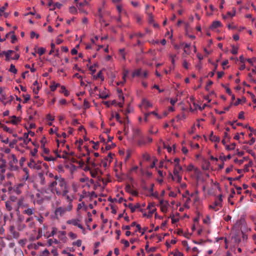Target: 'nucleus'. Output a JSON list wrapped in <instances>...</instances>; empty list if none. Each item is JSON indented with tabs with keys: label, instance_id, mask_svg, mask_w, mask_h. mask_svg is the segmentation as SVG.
<instances>
[{
	"label": "nucleus",
	"instance_id": "47",
	"mask_svg": "<svg viewBox=\"0 0 256 256\" xmlns=\"http://www.w3.org/2000/svg\"><path fill=\"white\" fill-rule=\"evenodd\" d=\"M143 158L146 161H148L150 160V157L148 154L146 153L143 154Z\"/></svg>",
	"mask_w": 256,
	"mask_h": 256
},
{
	"label": "nucleus",
	"instance_id": "51",
	"mask_svg": "<svg viewBox=\"0 0 256 256\" xmlns=\"http://www.w3.org/2000/svg\"><path fill=\"white\" fill-rule=\"evenodd\" d=\"M125 189H126V192H129V193H130V192L132 190V188H131V186L130 184L126 185Z\"/></svg>",
	"mask_w": 256,
	"mask_h": 256
},
{
	"label": "nucleus",
	"instance_id": "8",
	"mask_svg": "<svg viewBox=\"0 0 256 256\" xmlns=\"http://www.w3.org/2000/svg\"><path fill=\"white\" fill-rule=\"evenodd\" d=\"M10 233L12 235L14 238H18L20 236V233L15 230V228L14 226L10 227Z\"/></svg>",
	"mask_w": 256,
	"mask_h": 256
},
{
	"label": "nucleus",
	"instance_id": "59",
	"mask_svg": "<svg viewBox=\"0 0 256 256\" xmlns=\"http://www.w3.org/2000/svg\"><path fill=\"white\" fill-rule=\"evenodd\" d=\"M235 194H236V192H235V191H234V189H232V190H231V194H230V196L228 198V201H230V199L234 197V196Z\"/></svg>",
	"mask_w": 256,
	"mask_h": 256
},
{
	"label": "nucleus",
	"instance_id": "60",
	"mask_svg": "<svg viewBox=\"0 0 256 256\" xmlns=\"http://www.w3.org/2000/svg\"><path fill=\"white\" fill-rule=\"evenodd\" d=\"M2 128H3V130L6 132H8L10 133L12 132V130L6 126H3Z\"/></svg>",
	"mask_w": 256,
	"mask_h": 256
},
{
	"label": "nucleus",
	"instance_id": "20",
	"mask_svg": "<svg viewBox=\"0 0 256 256\" xmlns=\"http://www.w3.org/2000/svg\"><path fill=\"white\" fill-rule=\"evenodd\" d=\"M142 104L146 109L152 106V104L148 100L145 98H144L142 100Z\"/></svg>",
	"mask_w": 256,
	"mask_h": 256
},
{
	"label": "nucleus",
	"instance_id": "30",
	"mask_svg": "<svg viewBox=\"0 0 256 256\" xmlns=\"http://www.w3.org/2000/svg\"><path fill=\"white\" fill-rule=\"evenodd\" d=\"M141 72L140 69L136 70L132 74V77L134 78L136 76H140L141 74Z\"/></svg>",
	"mask_w": 256,
	"mask_h": 256
},
{
	"label": "nucleus",
	"instance_id": "53",
	"mask_svg": "<svg viewBox=\"0 0 256 256\" xmlns=\"http://www.w3.org/2000/svg\"><path fill=\"white\" fill-rule=\"evenodd\" d=\"M28 134L25 132L24 134L23 137L22 138H19L18 139H19L20 140H24L26 138L28 139Z\"/></svg>",
	"mask_w": 256,
	"mask_h": 256
},
{
	"label": "nucleus",
	"instance_id": "52",
	"mask_svg": "<svg viewBox=\"0 0 256 256\" xmlns=\"http://www.w3.org/2000/svg\"><path fill=\"white\" fill-rule=\"evenodd\" d=\"M34 36L36 37V38H38L39 37V34H36L34 32H30V38H34Z\"/></svg>",
	"mask_w": 256,
	"mask_h": 256
},
{
	"label": "nucleus",
	"instance_id": "63",
	"mask_svg": "<svg viewBox=\"0 0 256 256\" xmlns=\"http://www.w3.org/2000/svg\"><path fill=\"white\" fill-rule=\"evenodd\" d=\"M130 3L134 7H138L139 6V3L138 2L131 1Z\"/></svg>",
	"mask_w": 256,
	"mask_h": 256
},
{
	"label": "nucleus",
	"instance_id": "36",
	"mask_svg": "<svg viewBox=\"0 0 256 256\" xmlns=\"http://www.w3.org/2000/svg\"><path fill=\"white\" fill-rule=\"evenodd\" d=\"M238 48L234 46H232V50H231L232 54H238Z\"/></svg>",
	"mask_w": 256,
	"mask_h": 256
},
{
	"label": "nucleus",
	"instance_id": "22",
	"mask_svg": "<svg viewBox=\"0 0 256 256\" xmlns=\"http://www.w3.org/2000/svg\"><path fill=\"white\" fill-rule=\"evenodd\" d=\"M17 229L19 231H22L26 228V225L22 222L16 223Z\"/></svg>",
	"mask_w": 256,
	"mask_h": 256
},
{
	"label": "nucleus",
	"instance_id": "34",
	"mask_svg": "<svg viewBox=\"0 0 256 256\" xmlns=\"http://www.w3.org/2000/svg\"><path fill=\"white\" fill-rule=\"evenodd\" d=\"M24 220V216L21 214L18 215V220L16 221V223L22 222Z\"/></svg>",
	"mask_w": 256,
	"mask_h": 256
},
{
	"label": "nucleus",
	"instance_id": "58",
	"mask_svg": "<svg viewBox=\"0 0 256 256\" xmlns=\"http://www.w3.org/2000/svg\"><path fill=\"white\" fill-rule=\"evenodd\" d=\"M91 142L94 144L93 148L94 150H98V144H99L98 142H94V141H92Z\"/></svg>",
	"mask_w": 256,
	"mask_h": 256
},
{
	"label": "nucleus",
	"instance_id": "46",
	"mask_svg": "<svg viewBox=\"0 0 256 256\" xmlns=\"http://www.w3.org/2000/svg\"><path fill=\"white\" fill-rule=\"evenodd\" d=\"M8 4L6 2V3H5L4 6L0 8V15H1L2 12H4V10L8 7Z\"/></svg>",
	"mask_w": 256,
	"mask_h": 256
},
{
	"label": "nucleus",
	"instance_id": "61",
	"mask_svg": "<svg viewBox=\"0 0 256 256\" xmlns=\"http://www.w3.org/2000/svg\"><path fill=\"white\" fill-rule=\"evenodd\" d=\"M46 118L48 120L52 121L54 120V116H52L50 114L46 116Z\"/></svg>",
	"mask_w": 256,
	"mask_h": 256
},
{
	"label": "nucleus",
	"instance_id": "15",
	"mask_svg": "<svg viewBox=\"0 0 256 256\" xmlns=\"http://www.w3.org/2000/svg\"><path fill=\"white\" fill-rule=\"evenodd\" d=\"M34 208H27L23 211V214L28 216H31L34 214Z\"/></svg>",
	"mask_w": 256,
	"mask_h": 256
},
{
	"label": "nucleus",
	"instance_id": "49",
	"mask_svg": "<svg viewBox=\"0 0 256 256\" xmlns=\"http://www.w3.org/2000/svg\"><path fill=\"white\" fill-rule=\"evenodd\" d=\"M11 42L12 44H14L15 42L17 40V38L16 37V36L14 34H12V36H11Z\"/></svg>",
	"mask_w": 256,
	"mask_h": 256
},
{
	"label": "nucleus",
	"instance_id": "35",
	"mask_svg": "<svg viewBox=\"0 0 256 256\" xmlns=\"http://www.w3.org/2000/svg\"><path fill=\"white\" fill-rule=\"evenodd\" d=\"M217 67H218V64H214V69L212 70V72H210L208 74V76L212 78L214 76V74H215V71L216 70V69L217 68Z\"/></svg>",
	"mask_w": 256,
	"mask_h": 256
},
{
	"label": "nucleus",
	"instance_id": "4",
	"mask_svg": "<svg viewBox=\"0 0 256 256\" xmlns=\"http://www.w3.org/2000/svg\"><path fill=\"white\" fill-rule=\"evenodd\" d=\"M68 194V192H66L64 196L63 194H61L60 196H62L66 198V202L68 203V206L70 207V210L72 206V203L73 201L74 196H69Z\"/></svg>",
	"mask_w": 256,
	"mask_h": 256
},
{
	"label": "nucleus",
	"instance_id": "33",
	"mask_svg": "<svg viewBox=\"0 0 256 256\" xmlns=\"http://www.w3.org/2000/svg\"><path fill=\"white\" fill-rule=\"evenodd\" d=\"M50 90L52 92H54L56 89V83L54 82H52L51 84L50 85Z\"/></svg>",
	"mask_w": 256,
	"mask_h": 256
},
{
	"label": "nucleus",
	"instance_id": "14",
	"mask_svg": "<svg viewBox=\"0 0 256 256\" xmlns=\"http://www.w3.org/2000/svg\"><path fill=\"white\" fill-rule=\"evenodd\" d=\"M14 53V51L12 50H8V51H3L2 54L6 56V60L8 61L11 58L10 57V55Z\"/></svg>",
	"mask_w": 256,
	"mask_h": 256
},
{
	"label": "nucleus",
	"instance_id": "3",
	"mask_svg": "<svg viewBox=\"0 0 256 256\" xmlns=\"http://www.w3.org/2000/svg\"><path fill=\"white\" fill-rule=\"evenodd\" d=\"M80 220L78 219H72L68 220L66 222V224H72L74 226H78L80 229L82 230V232L84 234H85V229L83 227V226L80 224Z\"/></svg>",
	"mask_w": 256,
	"mask_h": 256
},
{
	"label": "nucleus",
	"instance_id": "1",
	"mask_svg": "<svg viewBox=\"0 0 256 256\" xmlns=\"http://www.w3.org/2000/svg\"><path fill=\"white\" fill-rule=\"evenodd\" d=\"M48 188L52 194L58 196H60L61 194L64 196L66 192H68V184L61 176L56 175L54 180L50 183Z\"/></svg>",
	"mask_w": 256,
	"mask_h": 256
},
{
	"label": "nucleus",
	"instance_id": "9",
	"mask_svg": "<svg viewBox=\"0 0 256 256\" xmlns=\"http://www.w3.org/2000/svg\"><path fill=\"white\" fill-rule=\"evenodd\" d=\"M58 233V238L62 242H65L67 240V238L66 236V232L65 231H60Z\"/></svg>",
	"mask_w": 256,
	"mask_h": 256
},
{
	"label": "nucleus",
	"instance_id": "7",
	"mask_svg": "<svg viewBox=\"0 0 256 256\" xmlns=\"http://www.w3.org/2000/svg\"><path fill=\"white\" fill-rule=\"evenodd\" d=\"M0 161L2 162L0 164V175H1L6 172V161L2 158H0Z\"/></svg>",
	"mask_w": 256,
	"mask_h": 256
},
{
	"label": "nucleus",
	"instance_id": "64",
	"mask_svg": "<svg viewBox=\"0 0 256 256\" xmlns=\"http://www.w3.org/2000/svg\"><path fill=\"white\" fill-rule=\"evenodd\" d=\"M218 78H221L224 74V72H218Z\"/></svg>",
	"mask_w": 256,
	"mask_h": 256
},
{
	"label": "nucleus",
	"instance_id": "12",
	"mask_svg": "<svg viewBox=\"0 0 256 256\" xmlns=\"http://www.w3.org/2000/svg\"><path fill=\"white\" fill-rule=\"evenodd\" d=\"M33 220H34L32 217H29L26 220V222L28 224V226L30 228H32L34 227L35 224Z\"/></svg>",
	"mask_w": 256,
	"mask_h": 256
},
{
	"label": "nucleus",
	"instance_id": "10",
	"mask_svg": "<svg viewBox=\"0 0 256 256\" xmlns=\"http://www.w3.org/2000/svg\"><path fill=\"white\" fill-rule=\"evenodd\" d=\"M137 144L139 146H144L146 144V141L145 138L144 136H142L138 138V140H137Z\"/></svg>",
	"mask_w": 256,
	"mask_h": 256
},
{
	"label": "nucleus",
	"instance_id": "19",
	"mask_svg": "<svg viewBox=\"0 0 256 256\" xmlns=\"http://www.w3.org/2000/svg\"><path fill=\"white\" fill-rule=\"evenodd\" d=\"M232 12H227L226 13V15H223L222 16V18L224 19H226V18H228V17H233L235 16L236 14V9L234 8H233L232 9Z\"/></svg>",
	"mask_w": 256,
	"mask_h": 256
},
{
	"label": "nucleus",
	"instance_id": "11",
	"mask_svg": "<svg viewBox=\"0 0 256 256\" xmlns=\"http://www.w3.org/2000/svg\"><path fill=\"white\" fill-rule=\"evenodd\" d=\"M133 135L135 138H138L143 136L142 134L141 130L138 128H136L133 130Z\"/></svg>",
	"mask_w": 256,
	"mask_h": 256
},
{
	"label": "nucleus",
	"instance_id": "54",
	"mask_svg": "<svg viewBox=\"0 0 256 256\" xmlns=\"http://www.w3.org/2000/svg\"><path fill=\"white\" fill-rule=\"evenodd\" d=\"M68 236H70V237L72 239H75L77 237V236L76 234H74V232H70L69 234H68Z\"/></svg>",
	"mask_w": 256,
	"mask_h": 256
},
{
	"label": "nucleus",
	"instance_id": "23",
	"mask_svg": "<svg viewBox=\"0 0 256 256\" xmlns=\"http://www.w3.org/2000/svg\"><path fill=\"white\" fill-rule=\"evenodd\" d=\"M21 118L18 117H16L15 116H12L11 122L13 124H16L18 122H20Z\"/></svg>",
	"mask_w": 256,
	"mask_h": 256
},
{
	"label": "nucleus",
	"instance_id": "24",
	"mask_svg": "<svg viewBox=\"0 0 256 256\" xmlns=\"http://www.w3.org/2000/svg\"><path fill=\"white\" fill-rule=\"evenodd\" d=\"M38 176L40 179V184L42 185H44L46 184V182L45 178H44L43 174H41V173L39 174Z\"/></svg>",
	"mask_w": 256,
	"mask_h": 256
},
{
	"label": "nucleus",
	"instance_id": "57",
	"mask_svg": "<svg viewBox=\"0 0 256 256\" xmlns=\"http://www.w3.org/2000/svg\"><path fill=\"white\" fill-rule=\"evenodd\" d=\"M238 118L239 119H244V112L242 111L240 112L238 114Z\"/></svg>",
	"mask_w": 256,
	"mask_h": 256
},
{
	"label": "nucleus",
	"instance_id": "26",
	"mask_svg": "<svg viewBox=\"0 0 256 256\" xmlns=\"http://www.w3.org/2000/svg\"><path fill=\"white\" fill-rule=\"evenodd\" d=\"M236 144L232 143L230 145H226V148L228 150H234L235 148Z\"/></svg>",
	"mask_w": 256,
	"mask_h": 256
},
{
	"label": "nucleus",
	"instance_id": "5",
	"mask_svg": "<svg viewBox=\"0 0 256 256\" xmlns=\"http://www.w3.org/2000/svg\"><path fill=\"white\" fill-rule=\"evenodd\" d=\"M160 205L162 212H167L168 206V202L164 200H160Z\"/></svg>",
	"mask_w": 256,
	"mask_h": 256
},
{
	"label": "nucleus",
	"instance_id": "18",
	"mask_svg": "<svg viewBox=\"0 0 256 256\" xmlns=\"http://www.w3.org/2000/svg\"><path fill=\"white\" fill-rule=\"evenodd\" d=\"M222 26V23L220 21L216 20L213 22L212 24L210 26V28L214 29Z\"/></svg>",
	"mask_w": 256,
	"mask_h": 256
},
{
	"label": "nucleus",
	"instance_id": "50",
	"mask_svg": "<svg viewBox=\"0 0 256 256\" xmlns=\"http://www.w3.org/2000/svg\"><path fill=\"white\" fill-rule=\"evenodd\" d=\"M51 50L49 52V54H52L54 52V49L55 48V44L54 43H52L50 44Z\"/></svg>",
	"mask_w": 256,
	"mask_h": 256
},
{
	"label": "nucleus",
	"instance_id": "21",
	"mask_svg": "<svg viewBox=\"0 0 256 256\" xmlns=\"http://www.w3.org/2000/svg\"><path fill=\"white\" fill-rule=\"evenodd\" d=\"M140 205L139 203H137L134 206L132 204H128V208L130 209L132 212H134L136 208H140Z\"/></svg>",
	"mask_w": 256,
	"mask_h": 256
},
{
	"label": "nucleus",
	"instance_id": "40",
	"mask_svg": "<svg viewBox=\"0 0 256 256\" xmlns=\"http://www.w3.org/2000/svg\"><path fill=\"white\" fill-rule=\"evenodd\" d=\"M90 106V103L86 100H84V107L85 109L89 108Z\"/></svg>",
	"mask_w": 256,
	"mask_h": 256
},
{
	"label": "nucleus",
	"instance_id": "6",
	"mask_svg": "<svg viewBox=\"0 0 256 256\" xmlns=\"http://www.w3.org/2000/svg\"><path fill=\"white\" fill-rule=\"evenodd\" d=\"M147 208L149 210L148 214V218H150L152 216V214L156 212V208L154 204H150L148 206Z\"/></svg>",
	"mask_w": 256,
	"mask_h": 256
},
{
	"label": "nucleus",
	"instance_id": "56",
	"mask_svg": "<svg viewBox=\"0 0 256 256\" xmlns=\"http://www.w3.org/2000/svg\"><path fill=\"white\" fill-rule=\"evenodd\" d=\"M107 160H108L107 158H104V160H102V166H104V168H106L108 166V164H107V162H106Z\"/></svg>",
	"mask_w": 256,
	"mask_h": 256
},
{
	"label": "nucleus",
	"instance_id": "39",
	"mask_svg": "<svg viewBox=\"0 0 256 256\" xmlns=\"http://www.w3.org/2000/svg\"><path fill=\"white\" fill-rule=\"evenodd\" d=\"M96 78H100L102 80H104V76L102 75V71H100L96 74Z\"/></svg>",
	"mask_w": 256,
	"mask_h": 256
},
{
	"label": "nucleus",
	"instance_id": "37",
	"mask_svg": "<svg viewBox=\"0 0 256 256\" xmlns=\"http://www.w3.org/2000/svg\"><path fill=\"white\" fill-rule=\"evenodd\" d=\"M46 52V49L44 48H40L38 49V54L42 56Z\"/></svg>",
	"mask_w": 256,
	"mask_h": 256
},
{
	"label": "nucleus",
	"instance_id": "25",
	"mask_svg": "<svg viewBox=\"0 0 256 256\" xmlns=\"http://www.w3.org/2000/svg\"><path fill=\"white\" fill-rule=\"evenodd\" d=\"M0 95L2 96V102L4 104V105H6V103L5 102H4V100L6 99V96H4V92L3 91V90H2V88H0Z\"/></svg>",
	"mask_w": 256,
	"mask_h": 256
},
{
	"label": "nucleus",
	"instance_id": "29",
	"mask_svg": "<svg viewBox=\"0 0 256 256\" xmlns=\"http://www.w3.org/2000/svg\"><path fill=\"white\" fill-rule=\"evenodd\" d=\"M36 196L38 198V200L36 202L38 204H40L41 203H42L43 200L41 198V194L40 193L38 192V193H36Z\"/></svg>",
	"mask_w": 256,
	"mask_h": 256
},
{
	"label": "nucleus",
	"instance_id": "31",
	"mask_svg": "<svg viewBox=\"0 0 256 256\" xmlns=\"http://www.w3.org/2000/svg\"><path fill=\"white\" fill-rule=\"evenodd\" d=\"M108 94H106L104 92H100L99 97L102 99H106L108 98Z\"/></svg>",
	"mask_w": 256,
	"mask_h": 256
},
{
	"label": "nucleus",
	"instance_id": "45",
	"mask_svg": "<svg viewBox=\"0 0 256 256\" xmlns=\"http://www.w3.org/2000/svg\"><path fill=\"white\" fill-rule=\"evenodd\" d=\"M120 242L124 244L126 248H128L130 246V243L128 240L122 239Z\"/></svg>",
	"mask_w": 256,
	"mask_h": 256
},
{
	"label": "nucleus",
	"instance_id": "44",
	"mask_svg": "<svg viewBox=\"0 0 256 256\" xmlns=\"http://www.w3.org/2000/svg\"><path fill=\"white\" fill-rule=\"evenodd\" d=\"M6 209L9 211L11 210L12 208L10 203L8 202H6Z\"/></svg>",
	"mask_w": 256,
	"mask_h": 256
},
{
	"label": "nucleus",
	"instance_id": "41",
	"mask_svg": "<svg viewBox=\"0 0 256 256\" xmlns=\"http://www.w3.org/2000/svg\"><path fill=\"white\" fill-rule=\"evenodd\" d=\"M62 6V4L59 2H56L54 5V8H50V10H52L56 8V7L58 8H60Z\"/></svg>",
	"mask_w": 256,
	"mask_h": 256
},
{
	"label": "nucleus",
	"instance_id": "62",
	"mask_svg": "<svg viewBox=\"0 0 256 256\" xmlns=\"http://www.w3.org/2000/svg\"><path fill=\"white\" fill-rule=\"evenodd\" d=\"M46 138L44 137L40 140V142H41V144H42V147H44V144H45V143L46 142Z\"/></svg>",
	"mask_w": 256,
	"mask_h": 256
},
{
	"label": "nucleus",
	"instance_id": "27",
	"mask_svg": "<svg viewBox=\"0 0 256 256\" xmlns=\"http://www.w3.org/2000/svg\"><path fill=\"white\" fill-rule=\"evenodd\" d=\"M9 71L14 74H16L17 72V70L13 64H10Z\"/></svg>",
	"mask_w": 256,
	"mask_h": 256
},
{
	"label": "nucleus",
	"instance_id": "13",
	"mask_svg": "<svg viewBox=\"0 0 256 256\" xmlns=\"http://www.w3.org/2000/svg\"><path fill=\"white\" fill-rule=\"evenodd\" d=\"M66 212V210L62 207H58L56 208L55 210V214L56 216H62Z\"/></svg>",
	"mask_w": 256,
	"mask_h": 256
},
{
	"label": "nucleus",
	"instance_id": "28",
	"mask_svg": "<svg viewBox=\"0 0 256 256\" xmlns=\"http://www.w3.org/2000/svg\"><path fill=\"white\" fill-rule=\"evenodd\" d=\"M232 240L236 244H239L240 242V238L236 235L232 236Z\"/></svg>",
	"mask_w": 256,
	"mask_h": 256
},
{
	"label": "nucleus",
	"instance_id": "32",
	"mask_svg": "<svg viewBox=\"0 0 256 256\" xmlns=\"http://www.w3.org/2000/svg\"><path fill=\"white\" fill-rule=\"evenodd\" d=\"M210 140L212 142H220V138L219 136H214L212 137V138H211V139Z\"/></svg>",
	"mask_w": 256,
	"mask_h": 256
},
{
	"label": "nucleus",
	"instance_id": "43",
	"mask_svg": "<svg viewBox=\"0 0 256 256\" xmlns=\"http://www.w3.org/2000/svg\"><path fill=\"white\" fill-rule=\"evenodd\" d=\"M70 12L72 14H76L77 12V10L74 6H70Z\"/></svg>",
	"mask_w": 256,
	"mask_h": 256
},
{
	"label": "nucleus",
	"instance_id": "48",
	"mask_svg": "<svg viewBox=\"0 0 256 256\" xmlns=\"http://www.w3.org/2000/svg\"><path fill=\"white\" fill-rule=\"evenodd\" d=\"M248 93L250 94V96H251L252 99V102L254 104H256V98L254 94L250 92H249Z\"/></svg>",
	"mask_w": 256,
	"mask_h": 256
},
{
	"label": "nucleus",
	"instance_id": "2",
	"mask_svg": "<svg viewBox=\"0 0 256 256\" xmlns=\"http://www.w3.org/2000/svg\"><path fill=\"white\" fill-rule=\"evenodd\" d=\"M222 195L220 194L216 199L214 202L213 204H210L209 207L210 208L214 210L215 211H218L219 210V208L218 207H222Z\"/></svg>",
	"mask_w": 256,
	"mask_h": 256
},
{
	"label": "nucleus",
	"instance_id": "42",
	"mask_svg": "<svg viewBox=\"0 0 256 256\" xmlns=\"http://www.w3.org/2000/svg\"><path fill=\"white\" fill-rule=\"evenodd\" d=\"M72 244L74 246H76L78 247H80L82 245V240H78L76 242H74Z\"/></svg>",
	"mask_w": 256,
	"mask_h": 256
},
{
	"label": "nucleus",
	"instance_id": "17",
	"mask_svg": "<svg viewBox=\"0 0 256 256\" xmlns=\"http://www.w3.org/2000/svg\"><path fill=\"white\" fill-rule=\"evenodd\" d=\"M154 114V116H156L158 118L160 119L162 118V117L158 114L155 112L153 111L150 112L146 113L144 114V120L146 122L147 121V118L150 114Z\"/></svg>",
	"mask_w": 256,
	"mask_h": 256
},
{
	"label": "nucleus",
	"instance_id": "38",
	"mask_svg": "<svg viewBox=\"0 0 256 256\" xmlns=\"http://www.w3.org/2000/svg\"><path fill=\"white\" fill-rule=\"evenodd\" d=\"M24 97V100L23 102L24 103H26L30 100V94H26L23 96Z\"/></svg>",
	"mask_w": 256,
	"mask_h": 256
},
{
	"label": "nucleus",
	"instance_id": "55",
	"mask_svg": "<svg viewBox=\"0 0 256 256\" xmlns=\"http://www.w3.org/2000/svg\"><path fill=\"white\" fill-rule=\"evenodd\" d=\"M56 232H57V229L55 228H53L51 232V233H50V236H54V235H55L56 234Z\"/></svg>",
	"mask_w": 256,
	"mask_h": 256
},
{
	"label": "nucleus",
	"instance_id": "16",
	"mask_svg": "<svg viewBox=\"0 0 256 256\" xmlns=\"http://www.w3.org/2000/svg\"><path fill=\"white\" fill-rule=\"evenodd\" d=\"M182 170V167L180 164H176L174 170V176H177L180 171Z\"/></svg>",
	"mask_w": 256,
	"mask_h": 256
}]
</instances>
